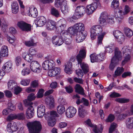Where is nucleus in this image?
<instances>
[{"label":"nucleus","instance_id":"obj_1","mask_svg":"<svg viewBox=\"0 0 133 133\" xmlns=\"http://www.w3.org/2000/svg\"><path fill=\"white\" fill-rule=\"evenodd\" d=\"M86 55L85 50V49H82L79 51V54L76 56V59L78 64H80L81 67L85 74L87 73L89 70L88 65L85 63L82 62L83 59L85 58Z\"/></svg>","mask_w":133,"mask_h":133},{"label":"nucleus","instance_id":"obj_2","mask_svg":"<svg viewBox=\"0 0 133 133\" xmlns=\"http://www.w3.org/2000/svg\"><path fill=\"white\" fill-rule=\"evenodd\" d=\"M29 133H40L42 129L40 122L35 121L27 124Z\"/></svg>","mask_w":133,"mask_h":133},{"label":"nucleus","instance_id":"obj_3","mask_svg":"<svg viewBox=\"0 0 133 133\" xmlns=\"http://www.w3.org/2000/svg\"><path fill=\"white\" fill-rule=\"evenodd\" d=\"M114 20L113 17L108 15L107 12H103L101 14L99 21L100 24L103 25L104 23L107 22L110 24H113L114 23Z\"/></svg>","mask_w":133,"mask_h":133},{"label":"nucleus","instance_id":"obj_4","mask_svg":"<svg viewBox=\"0 0 133 133\" xmlns=\"http://www.w3.org/2000/svg\"><path fill=\"white\" fill-rule=\"evenodd\" d=\"M102 28L99 25L93 26L91 29V35L92 40L95 38L96 36L101 34L102 33Z\"/></svg>","mask_w":133,"mask_h":133},{"label":"nucleus","instance_id":"obj_5","mask_svg":"<svg viewBox=\"0 0 133 133\" xmlns=\"http://www.w3.org/2000/svg\"><path fill=\"white\" fill-rule=\"evenodd\" d=\"M85 13V8L84 6H77L72 18L74 19H77L83 16Z\"/></svg>","mask_w":133,"mask_h":133},{"label":"nucleus","instance_id":"obj_6","mask_svg":"<svg viewBox=\"0 0 133 133\" xmlns=\"http://www.w3.org/2000/svg\"><path fill=\"white\" fill-rule=\"evenodd\" d=\"M18 26L22 31H30L31 29V26L23 21L18 22L17 24Z\"/></svg>","mask_w":133,"mask_h":133},{"label":"nucleus","instance_id":"obj_7","mask_svg":"<svg viewBox=\"0 0 133 133\" xmlns=\"http://www.w3.org/2000/svg\"><path fill=\"white\" fill-rule=\"evenodd\" d=\"M54 61L52 59H47L42 63V67L45 70H48L52 68L55 65Z\"/></svg>","mask_w":133,"mask_h":133},{"label":"nucleus","instance_id":"obj_8","mask_svg":"<svg viewBox=\"0 0 133 133\" xmlns=\"http://www.w3.org/2000/svg\"><path fill=\"white\" fill-rule=\"evenodd\" d=\"M18 129L15 122H12L9 123L7 125L6 130L9 132L12 133L15 132Z\"/></svg>","mask_w":133,"mask_h":133},{"label":"nucleus","instance_id":"obj_9","mask_svg":"<svg viewBox=\"0 0 133 133\" xmlns=\"http://www.w3.org/2000/svg\"><path fill=\"white\" fill-rule=\"evenodd\" d=\"M76 111V110L75 108L70 106L66 109L65 114L68 118H71L75 116Z\"/></svg>","mask_w":133,"mask_h":133},{"label":"nucleus","instance_id":"obj_10","mask_svg":"<svg viewBox=\"0 0 133 133\" xmlns=\"http://www.w3.org/2000/svg\"><path fill=\"white\" fill-rule=\"evenodd\" d=\"M76 34V41L78 43L82 42L85 38L87 35L86 31L78 32Z\"/></svg>","mask_w":133,"mask_h":133},{"label":"nucleus","instance_id":"obj_11","mask_svg":"<svg viewBox=\"0 0 133 133\" xmlns=\"http://www.w3.org/2000/svg\"><path fill=\"white\" fill-rule=\"evenodd\" d=\"M40 65L36 61H32L30 63V67L31 69L34 72L38 73L40 71Z\"/></svg>","mask_w":133,"mask_h":133},{"label":"nucleus","instance_id":"obj_12","mask_svg":"<svg viewBox=\"0 0 133 133\" xmlns=\"http://www.w3.org/2000/svg\"><path fill=\"white\" fill-rule=\"evenodd\" d=\"M122 58V56L121 52L118 48H116L115 50V55L111 59L118 63L119 61L121 60Z\"/></svg>","mask_w":133,"mask_h":133},{"label":"nucleus","instance_id":"obj_13","mask_svg":"<svg viewBox=\"0 0 133 133\" xmlns=\"http://www.w3.org/2000/svg\"><path fill=\"white\" fill-rule=\"evenodd\" d=\"M74 58L71 59L68 61L66 65H65L64 71L65 72L68 74H70L72 72L71 69L72 65V62H74Z\"/></svg>","mask_w":133,"mask_h":133},{"label":"nucleus","instance_id":"obj_14","mask_svg":"<svg viewBox=\"0 0 133 133\" xmlns=\"http://www.w3.org/2000/svg\"><path fill=\"white\" fill-rule=\"evenodd\" d=\"M46 19L43 16H41L37 17L35 21V24L38 26H42L46 22Z\"/></svg>","mask_w":133,"mask_h":133},{"label":"nucleus","instance_id":"obj_15","mask_svg":"<svg viewBox=\"0 0 133 133\" xmlns=\"http://www.w3.org/2000/svg\"><path fill=\"white\" fill-rule=\"evenodd\" d=\"M52 43L55 45L60 46L63 43L62 38L59 36H54L52 39Z\"/></svg>","mask_w":133,"mask_h":133},{"label":"nucleus","instance_id":"obj_16","mask_svg":"<svg viewBox=\"0 0 133 133\" xmlns=\"http://www.w3.org/2000/svg\"><path fill=\"white\" fill-rule=\"evenodd\" d=\"M97 4L96 2H94L90 5H88L87 7L86 12L90 15L92 14L97 8Z\"/></svg>","mask_w":133,"mask_h":133},{"label":"nucleus","instance_id":"obj_17","mask_svg":"<svg viewBox=\"0 0 133 133\" xmlns=\"http://www.w3.org/2000/svg\"><path fill=\"white\" fill-rule=\"evenodd\" d=\"M27 12L29 16L34 18H36L38 15L37 9L33 6L29 7V9Z\"/></svg>","mask_w":133,"mask_h":133},{"label":"nucleus","instance_id":"obj_18","mask_svg":"<svg viewBox=\"0 0 133 133\" xmlns=\"http://www.w3.org/2000/svg\"><path fill=\"white\" fill-rule=\"evenodd\" d=\"M57 26L59 31L64 30L66 27V22L64 19H61L58 22Z\"/></svg>","mask_w":133,"mask_h":133},{"label":"nucleus","instance_id":"obj_19","mask_svg":"<svg viewBox=\"0 0 133 133\" xmlns=\"http://www.w3.org/2000/svg\"><path fill=\"white\" fill-rule=\"evenodd\" d=\"M60 72L61 69L59 68L55 67L49 70L48 74L50 76L52 77L59 74Z\"/></svg>","mask_w":133,"mask_h":133},{"label":"nucleus","instance_id":"obj_20","mask_svg":"<svg viewBox=\"0 0 133 133\" xmlns=\"http://www.w3.org/2000/svg\"><path fill=\"white\" fill-rule=\"evenodd\" d=\"M29 106L27 109L26 115L28 119L32 118L34 115V110L33 107L31 105H29Z\"/></svg>","mask_w":133,"mask_h":133},{"label":"nucleus","instance_id":"obj_21","mask_svg":"<svg viewBox=\"0 0 133 133\" xmlns=\"http://www.w3.org/2000/svg\"><path fill=\"white\" fill-rule=\"evenodd\" d=\"M125 15L124 12L120 9H119L115 14L116 20L119 22L123 19Z\"/></svg>","mask_w":133,"mask_h":133},{"label":"nucleus","instance_id":"obj_22","mask_svg":"<svg viewBox=\"0 0 133 133\" xmlns=\"http://www.w3.org/2000/svg\"><path fill=\"white\" fill-rule=\"evenodd\" d=\"M36 96H35L34 94L32 93L29 95L28 97V100L26 99L24 101V102L26 106L32 104L31 101L35 99Z\"/></svg>","mask_w":133,"mask_h":133},{"label":"nucleus","instance_id":"obj_23","mask_svg":"<svg viewBox=\"0 0 133 133\" xmlns=\"http://www.w3.org/2000/svg\"><path fill=\"white\" fill-rule=\"evenodd\" d=\"M45 108L43 104H41L38 106L37 108V115L38 117H42L44 114Z\"/></svg>","mask_w":133,"mask_h":133},{"label":"nucleus","instance_id":"obj_24","mask_svg":"<svg viewBox=\"0 0 133 133\" xmlns=\"http://www.w3.org/2000/svg\"><path fill=\"white\" fill-rule=\"evenodd\" d=\"M74 27L75 28L77 32L86 31L85 30L84 25L83 23H76L74 25Z\"/></svg>","mask_w":133,"mask_h":133},{"label":"nucleus","instance_id":"obj_25","mask_svg":"<svg viewBox=\"0 0 133 133\" xmlns=\"http://www.w3.org/2000/svg\"><path fill=\"white\" fill-rule=\"evenodd\" d=\"M12 63L10 61H9L6 63L3 66V68L6 72H10L12 69Z\"/></svg>","mask_w":133,"mask_h":133},{"label":"nucleus","instance_id":"obj_26","mask_svg":"<svg viewBox=\"0 0 133 133\" xmlns=\"http://www.w3.org/2000/svg\"><path fill=\"white\" fill-rule=\"evenodd\" d=\"M126 127L127 128L132 129H133V117H129L125 121Z\"/></svg>","mask_w":133,"mask_h":133},{"label":"nucleus","instance_id":"obj_27","mask_svg":"<svg viewBox=\"0 0 133 133\" xmlns=\"http://www.w3.org/2000/svg\"><path fill=\"white\" fill-rule=\"evenodd\" d=\"M84 105H80L78 109V115L79 117H84L87 114V111L84 109Z\"/></svg>","mask_w":133,"mask_h":133},{"label":"nucleus","instance_id":"obj_28","mask_svg":"<svg viewBox=\"0 0 133 133\" xmlns=\"http://www.w3.org/2000/svg\"><path fill=\"white\" fill-rule=\"evenodd\" d=\"M86 124L89 127L93 128V131L95 133H98L100 131V130L97 128L96 125L93 124L90 119H88L86 121Z\"/></svg>","mask_w":133,"mask_h":133},{"label":"nucleus","instance_id":"obj_29","mask_svg":"<svg viewBox=\"0 0 133 133\" xmlns=\"http://www.w3.org/2000/svg\"><path fill=\"white\" fill-rule=\"evenodd\" d=\"M91 61L92 62H97L98 60H102L100 58L101 56L100 55H97L95 53L91 54L90 55Z\"/></svg>","mask_w":133,"mask_h":133},{"label":"nucleus","instance_id":"obj_30","mask_svg":"<svg viewBox=\"0 0 133 133\" xmlns=\"http://www.w3.org/2000/svg\"><path fill=\"white\" fill-rule=\"evenodd\" d=\"M12 13L14 14H17L19 11V6L17 3L16 1L13 2L11 4Z\"/></svg>","mask_w":133,"mask_h":133},{"label":"nucleus","instance_id":"obj_31","mask_svg":"<svg viewBox=\"0 0 133 133\" xmlns=\"http://www.w3.org/2000/svg\"><path fill=\"white\" fill-rule=\"evenodd\" d=\"M75 92L82 95H85L84 89L80 85L77 84L75 87Z\"/></svg>","mask_w":133,"mask_h":133},{"label":"nucleus","instance_id":"obj_32","mask_svg":"<svg viewBox=\"0 0 133 133\" xmlns=\"http://www.w3.org/2000/svg\"><path fill=\"white\" fill-rule=\"evenodd\" d=\"M1 56L3 57H7L8 55V49L7 46H3L1 49L0 52Z\"/></svg>","mask_w":133,"mask_h":133},{"label":"nucleus","instance_id":"obj_33","mask_svg":"<svg viewBox=\"0 0 133 133\" xmlns=\"http://www.w3.org/2000/svg\"><path fill=\"white\" fill-rule=\"evenodd\" d=\"M49 100V102H47V104L49 107V108L51 109L54 107V99L53 96L52 95H50L48 97Z\"/></svg>","mask_w":133,"mask_h":133},{"label":"nucleus","instance_id":"obj_34","mask_svg":"<svg viewBox=\"0 0 133 133\" xmlns=\"http://www.w3.org/2000/svg\"><path fill=\"white\" fill-rule=\"evenodd\" d=\"M124 69L122 67H118L115 72V74L113 75L114 77L121 75L124 71Z\"/></svg>","mask_w":133,"mask_h":133},{"label":"nucleus","instance_id":"obj_35","mask_svg":"<svg viewBox=\"0 0 133 133\" xmlns=\"http://www.w3.org/2000/svg\"><path fill=\"white\" fill-rule=\"evenodd\" d=\"M124 32L125 35L129 37H131L133 35V31L128 28H126L124 29Z\"/></svg>","mask_w":133,"mask_h":133},{"label":"nucleus","instance_id":"obj_36","mask_svg":"<svg viewBox=\"0 0 133 133\" xmlns=\"http://www.w3.org/2000/svg\"><path fill=\"white\" fill-rule=\"evenodd\" d=\"M16 85V83L15 81L10 80L8 83V87L9 89L12 90Z\"/></svg>","mask_w":133,"mask_h":133},{"label":"nucleus","instance_id":"obj_37","mask_svg":"<svg viewBox=\"0 0 133 133\" xmlns=\"http://www.w3.org/2000/svg\"><path fill=\"white\" fill-rule=\"evenodd\" d=\"M63 3V5L61 6V9L62 12L65 14L68 12V9L66 2H64Z\"/></svg>","mask_w":133,"mask_h":133},{"label":"nucleus","instance_id":"obj_38","mask_svg":"<svg viewBox=\"0 0 133 133\" xmlns=\"http://www.w3.org/2000/svg\"><path fill=\"white\" fill-rule=\"evenodd\" d=\"M50 13L51 15L56 17H58L60 14L58 10L54 8H52L51 10Z\"/></svg>","mask_w":133,"mask_h":133},{"label":"nucleus","instance_id":"obj_39","mask_svg":"<svg viewBox=\"0 0 133 133\" xmlns=\"http://www.w3.org/2000/svg\"><path fill=\"white\" fill-rule=\"evenodd\" d=\"M57 110L58 113L60 114H62L65 111L64 107L62 105H60L57 107Z\"/></svg>","mask_w":133,"mask_h":133},{"label":"nucleus","instance_id":"obj_40","mask_svg":"<svg viewBox=\"0 0 133 133\" xmlns=\"http://www.w3.org/2000/svg\"><path fill=\"white\" fill-rule=\"evenodd\" d=\"M119 6V0H113L111 4V7L113 9L117 8Z\"/></svg>","mask_w":133,"mask_h":133},{"label":"nucleus","instance_id":"obj_41","mask_svg":"<svg viewBox=\"0 0 133 133\" xmlns=\"http://www.w3.org/2000/svg\"><path fill=\"white\" fill-rule=\"evenodd\" d=\"M115 101L120 103H124L128 102L130 101L129 99L125 98H116L115 99Z\"/></svg>","mask_w":133,"mask_h":133},{"label":"nucleus","instance_id":"obj_42","mask_svg":"<svg viewBox=\"0 0 133 133\" xmlns=\"http://www.w3.org/2000/svg\"><path fill=\"white\" fill-rule=\"evenodd\" d=\"M105 34L106 33L105 32H103L101 35L99 36L97 41V43L98 44H102V41L104 36Z\"/></svg>","mask_w":133,"mask_h":133},{"label":"nucleus","instance_id":"obj_43","mask_svg":"<svg viewBox=\"0 0 133 133\" xmlns=\"http://www.w3.org/2000/svg\"><path fill=\"white\" fill-rule=\"evenodd\" d=\"M66 33H70V34L72 35L76 34L77 32L75 28L74 27V25L73 27H70L69 28L67 31V32Z\"/></svg>","mask_w":133,"mask_h":133},{"label":"nucleus","instance_id":"obj_44","mask_svg":"<svg viewBox=\"0 0 133 133\" xmlns=\"http://www.w3.org/2000/svg\"><path fill=\"white\" fill-rule=\"evenodd\" d=\"M24 44L26 46L28 47L34 46L35 44L34 39H31L29 41H25Z\"/></svg>","mask_w":133,"mask_h":133},{"label":"nucleus","instance_id":"obj_45","mask_svg":"<svg viewBox=\"0 0 133 133\" xmlns=\"http://www.w3.org/2000/svg\"><path fill=\"white\" fill-rule=\"evenodd\" d=\"M118 63L115 61L111 59V63L109 66L110 70H113L115 66L118 64Z\"/></svg>","mask_w":133,"mask_h":133},{"label":"nucleus","instance_id":"obj_46","mask_svg":"<svg viewBox=\"0 0 133 133\" xmlns=\"http://www.w3.org/2000/svg\"><path fill=\"white\" fill-rule=\"evenodd\" d=\"M66 2L64 0H56L55 1V5L56 7H58L60 5H63V3Z\"/></svg>","mask_w":133,"mask_h":133},{"label":"nucleus","instance_id":"obj_47","mask_svg":"<svg viewBox=\"0 0 133 133\" xmlns=\"http://www.w3.org/2000/svg\"><path fill=\"white\" fill-rule=\"evenodd\" d=\"M48 124L50 127H53L56 124L55 120V118H50L48 120Z\"/></svg>","mask_w":133,"mask_h":133},{"label":"nucleus","instance_id":"obj_48","mask_svg":"<svg viewBox=\"0 0 133 133\" xmlns=\"http://www.w3.org/2000/svg\"><path fill=\"white\" fill-rule=\"evenodd\" d=\"M16 119L19 120L24 119L25 118V115L24 113H21L16 114Z\"/></svg>","mask_w":133,"mask_h":133},{"label":"nucleus","instance_id":"obj_49","mask_svg":"<svg viewBox=\"0 0 133 133\" xmlns=\"http://www.w3.org/2000/svg\"><path fill=\"white\" fill-rule=\"evenodd\" d=\"M126 55L125 57L124 60L122 62V65H124L130 59V56L128 53L125 54Z\"/></svg>","mask_w":133,"mask_h":133},{"label":"nucleus","instance_id":"obj_50","mask_svg":"<svg viewBox=\"0 0 133 133\" xmlns=\"http://www.w3.org/2000/svg\"><path fill=\"white\" fill-rule=\"evenodd\" d=\"M44 90L42 89H41L39 90L37 94L36 97L37 98H41L43 96V94Z\"/></svg>","mask_w":133,"mask_h":133},{"label":"nucleus","instance_id":"obj_51","mask_svg":"<svg viewBox=\"0 0 133 133\" xmlns=\"http://www.w3.org/2000/svg\"><path fill=\"white\" fill-rule=\"evenodd\" d=\"M67 35V36H68V35H67V33H66V32H65L64 34H63V36H64L65 37V38H63V36H62V38H64L65 40V44L67 45H70L71 44V42L70 40L68 39H67L68 38V36L67 37H66L65 36Z\"/></svg>","mask_w":133,"mask_h":133},{"label":"nucleus","instance_id":"obj_52","mask_svg":"<svg viewBox=\"0 0 133 133\" xmlns=\"http://www.w3.org/2000/svg\"><path fill=\"white\" fill-rule=\"evenodd\" d=\"M30 72V70L28 68H24L22 71V75L25 76L29 74Z\"/></svg>","mask_w":133,"mask_h":133},{"label":"nucleus","instance_id":"obj_53","mask_svg":"<svg viewBox=\"0 0 133 133\" xmlns=\"http://www.w3.org/2000/svg\"><path fill=\"white\" fill-rule=\"evenodd\" d=\"M115 118L114 116L113 115L110 114L106 119L105 121L107 122H111L114 120Z\"/></svg>","mask_w":133,"mask_h":133},{"label":"nucleus","instance_id":"obj_54","mask_svg":"<svg viewBox=\"0 0 133 133\" xmlns=\"http://www.w3.org/2000/svg\"><path fill=\"white\" fill-rule=\"evenodd\" d=\"M82 102L83 104V105H82L87 107H88L90 105L88 100L84 97L82 98Z\"/></svg>","mask_w":133,"mask_h":133},{"label":"nucleus","instance_id":"obj_55","mask_svg":"<svg viewBox=\"0 0 133 133\" xmlns=\"http://www.w3.org/2000/svg\"><path fill=\"white\" fill-rule=\"evenodd\" d=\"M117 124L114 123H112L109 129V133H112L115 129L117 127Z\"/></svg>","mask_w":133,"mask_h":133},{"label":"nucleus","instance_id":"obj_56","mask_svg":"<svg viewBox=\"0 0 133 133\" xmlns=\"http://www.w3.org/2000/svg\"><path fill=\"white\" fill-rule=\"evenodd\" d=\"M22 90V89L17 85L14 88V93L16 94H18L21 92Z\"/></svg>","mask_w":133,"mask_h":133},{"label":"nucleus","instance_id":"obj_57","mask_svg":"<svg viewBox=\"0 0 133 133\" xmlns=\"http://www.w3.org/2000/svg\"><path fill=\"white\" fill-rule=\"evenodd\" d=\"M30 82V80L28 79L22 80L21 82V84L24 86H27L28 85Z\"/></svg>","mask_w":133,"mask_h":133},{"label":"nucleus","instance_id":"obj_58","mask_svg":"<svg viewBox=\"0 0 133 133\" xmlns=\"http://www.w3.org/2000/svg\"><path fill=\"white\" fill-rule=\"evenodd\" d=\"M8 108L7 109H8L10 112L11 110H14L15 109V107L14 105L11 103H9L8 104Z\"/></svg>","mask_w":133,"mask_h":133},{"label":"nucleus","instance_id":"obj_59","mask_svg":"<svg viewBox=\"0 0 133 133\" xmlns=\"http://www.w3.org/2000/svg\"><path fill=\"white\" fill-rule=\"evenodd\" d=\"M122 33L119 30H117L113 32V34L116 38H118V36L121 34Z\"/></svg>","mask_w":133,"mask_h":133},{"label":"nucleus","instance_id":"obj_60","mask_svg":"<svg viewBox=\"0 0 133 133\" xmlns=\"http://www.w3.org/2000/svg\"><path fill=\"white\" fill-rule=\"evenodd\" d=\"M16 114H11L8 117L7 119L8 121H11L16 119Z\"/></svg>","mask_w":133,"mask_h":133},{"label":"nucleus","instance_id":"obj_61","mask_svg":"<svg viewBox=\"0 0 133 133\" xmlns=\"http://www.w3.org/2000/svg\"><path fill=\"white\" fill-rule=\"evenodd\" d=\"M76 73L78 75V77H82L84 75L83 72L81 69L76 70Z\"/></svg>","mask_w":133,"mask_h":133},{"label":"nucleus","instance_id":"obj_62","mask_svg":"<svg viewBox=\"0 0 133 133\" xmlns=\"http://www.w3.org/2000/svg\"><path fill=\"white\" fill-rule=\"evenodd\" d=\"M21 59L20 57L18 56L16 57L15 59V62L16 65L17 66H19L21 64Z\"/></svg>","mask_w":133,"mask_h":133},{"label":"nucleus","instance_id":"obj_63","mask_svg":"<svg viewBox=\"0 0 133 133\" xmlns=\"http://www.w3.org/2000/svg\"><path fill=\"white\" fill-rule=\"evenodd\" d=\"M50 114V117L51 118H54L55 117L57 116L58 115L57 112L54 111H52L49 112Z\"/></svg>","mask_w":133,"mask_h":133},{"label":"nucleus","instance_id":"obj_64","mask_svg":"<svg viewBox=\"0 0 133 133\" xmlns=\"http://www.w3.org/2000/svg\"><path fill=\"white\" fill-rule=\"evenodd\" d=\"M65 89L67 92L69 93H72L73 91L72 87L70 85L66 87Z\"/></svg>","mask_w":133,"mask_h":133}]
</instances>
